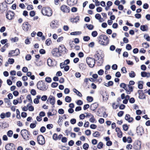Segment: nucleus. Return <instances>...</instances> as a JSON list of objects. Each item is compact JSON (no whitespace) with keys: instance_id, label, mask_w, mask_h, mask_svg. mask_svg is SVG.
I'll return each mask as SVG.
<instances>
[{"instance_id":"e2e57ef3","label":"nucleus","mask_w":150,"mask_h":150,"mask_svg":"<svg viewBox=\"0 0 150 150\" xmlns=\"http://www.w3.org/2000/svg\"><path fill=\"white\" fill-rule=\"evenodd\" d=\"M16 86L18 87H20L22 85V83L20 81H18L16 83Z\"/></svg>"},{"instance_id":"1a4fd4ad","label":"nucleus","mask_w":150,"mask_h":150,"mask_svg":"<svg viewBox=\"0 0 150 150\" xmlns=\"http://www.w3.org/2000/svg\"><path fill=\"white\" fill-rule=\"evenodd\" d=\"M37 140L38 144H40L43 145L45 143V141L44 137L41 135L38 136Z\"/></svg>"},{"instance_id":"680f3d73","label":"nucleus","mask_w":150,"mask_h":150,"mask_svg":"<svg viewBox=\"0 0 150 150\" xmlns=\"http://www.w3.org/2000/svg\"><path fill=\"white\" fill-rule=\"evenodd\" d=\"M53 139L55 140H56L58 139V137L57 134L55 133L54 134L53 136Z\"/></svg>"},{"instance_id":"09e8293b","label":"nucleus","mask_w":150,"mask_h":150,"mask_svg":"<svg viewBox=\"0 0 150 150\" xmlns=\"http://www.w3.org/2000/svg\"><path fill=\"white\" fill-rule=\"evenodd\" d=\"M47 97L46 95H44L41 98V99L42 101H45L47 99Z\"/></svg>"},{"instance_id":"2f4dec72","label":"nucleus","mask_w":150,"mask_h":150,"mask_svg":"<svg viewBox=\"0 0 150 150\" xmlns=\"http://www.w3.org/2000/svg\"><path fill=\"white\" fill-rule=\"evenodd\" d=\"M103 146L102 142H100L98 144L97 147L99 149H101L103 147Z\"/></svg>"},{"instance_id":"20e7f679","label":"nucleus","mask_w":150,"mask_h":150,"mask_svg":"<svg viewBox=\"0 0 150 150\" xmlns=\"http://www.w3.org/2000/svg\"><path fill=\"white\" fill-rule=\"evenodd\" d=\"M41 12L42 14L48 16H51L52 13L51 9L49 7H44L42 9Z\"/></svg>"},{"instance_id":"0eeeda50","label":"nucleus","mask_w":150,"mask_h":150,"mask_svg":"<svg viewBox=\"0 0 150 150\" xmlns=\"http://www.w3.org/2000/svg\"><path fill=\"white\" fill-rule=\"evenodd\" d=\"M46 103H50L52 105V107H54V105L55 103V97L52 96L50 95L47 100Z\"/></svg>"},{"instance_id":"ddd939ff","label":"nucleus","mask_w":150,"mask_h":150,"mask_svg":"<svg viewBox=\"0 0 150 150\" xmlns=\"http://www.w3.org/2000/svg\"><path fill=\"white\" fill-rule=\"evenodd\" d=\"M61 11L64 13H68L70 10V8L65 5H62L60 7Z\"/></svg>"},{"instance_id":"49530a36","label":"nucleus","mask_w":150,"mask_h":150,"mask_svg":"<svg viewBox=\"0 0 150 150\" xmlns=\"http://www.w3.org/2000/svg\"><path fill=\"white\" fill-rule=\"evenodd\" d=\"M15 0H5V2L7 4H12Z\"/></svg>"},{"instance_id":"79ce46f5","label":"nucleus","mask_w":150,"mask_h":150,"mask_svg":"<svg viewBox=\"0 0 150 150\" xmlns=\"http://www.w3.org/2000/svg\"><path fill=\"white\" fill-rule=\"evenodd\" d=\"M11 40L13 42H16L18 40V38L17 37H15L14 38H11Z\"/></svg>"},{"instance_id":"4c0bfd02","label":"nucleus","mask_w":150,"mask_h":150,"mask_svg":"<svg viewBox=\"0 0 150 150\" xmlns=\"http://www.w3.org/2000/svg\"><path fill=\"white\" fill-rule=\"evenodd\" d=\"M122 127L123 130L125 131H127L128 129V127L127 125L125 124L123 125Z\"/></svg>"},{"instance_id":"a878e982","label":"nucleus","mask_w":150,"mask_h":150,"mask_svg":"<svg viewBox=\"0 0 150 150\" xmlns=\"http://www.w3.org/2000/svg\"><path fill=\"white\" fill-rule=\"evenodd\" d=\"M120 87L124 89L125 90H126L127 88V85L125 84V83H121L120 84Z\"/></svg>"},{"instance_id":"6ab92c4d","label":"nucleus","mask_w":150,"mask_h":150,"mask_svg":"<svg viewBox=\"0 0 150 150\" xmlns=\"http://www.w3.org/2000/svg\"><path fill=\"white\" fill-rule=\"evenodd\" d=\"M77 1V0H67V4L70 6H73L76 4Z\"/></svg>"},{"instance_id":"c03bdc74","label":"nucleus","mask_w":150,"mask_h":150,"mask_svg":"<svg viewBox=\"0 0 150 150\" xmlns=\"http://www.w3.org/2000/svg\"><path fill=\"white\" fill-rule=\"evenodd\" d=\"M91 79H93V81H92L93 82H94V80L92 78H90L89 79L88 78H85L84 79V82L86 83H87L88 81V80H89L90 81H91Z\"/></svg>"},{"instance_id":"bf43d9fd","label":"nucleus","mask_w":150,"mask_h":150,"mask_svg":"<svg viewBox=\"0 0 150 150\" xmlns=\"http://www.w3.org/2000/svg\"><path fill=\"white\" fill-rule=\"evenodd\" d=\"M104 73V71L103 69H100L98 71V73L99 75H102Z\"/></svg>"},{"instance_id":"c9c22d12","label":"nucleus","mask_w":150,"mask_h":150,"mask_svg":"<svg viewBox=\"0 0 150 150\" xmlns=\"http://www.w3.org/2000/svg\"><path fill=\"white\" fill-rule=\"evenodd\" d=\"M98 35V33L96 31H93L91 33L92 36L93 37H96Z\"/></svg>"},{"instance_id":"bb28decb","label":"nucleus","mask_w":150,"mask_h":150,"mask_svg":"<svg viewBox=\"0 0 150 150\" xmlns=\"http://www.w3.org/2000/svg\"><path fill=\"white\" fill-rule=\"evenodd\" d=\"M71 98L69 96H67L66 97L65 100V101L67 103H70L71 101Z\"/></svg>"},{"instance_id":"f8f14e48","label":"nucleus","mask_w":150,"mask_h":150,"mask_svg":"<svg viewBox=\"0 0 150 150\" xmlns=\"http://www.w3.org/2000/svg\"><path fill=\"white\" fill-rule=\"evenodd\" d=\"M6 4V3L5 1L0 4V11L1 12H3L7 10Z\"/></svg>"},{"instance_id":"3c124183","label":"nucleus","mask_w":150,"mask_h":150,"mask_svg":"<svg viewBox=\"0 0 150 150\" xmlns=\"http://www.w3.org/2000/svg\"><path fill=\"white\" fill-rule=\"evenodd\" d=\"M95 120V119L94 117V116L93 115H92V117L89 119V121L91 122L94 123Z\"/></svg>"},{"instance_id":"4d7b16f0","label":"nucleus","mask_w":150,"mask_h":150,"mask_svg":"<svg viewBox=\"0 0 150 150\" xmlns=\"http://www.w3.org/2000/svg\"><path fill=\"white\" fill-rule=\"evenodd\" d=\"M75 76L77 78H79L81 76V74L79 72H76L75 74Z\"/></svg>"},{"instance_id":"4be33fe9","label":"nucleus","mask_w":150,"mask_h":150,"mask_svg":"<svg viewBox=\"0 0 150 150\" xmlns=\"http://www.w3.org/2000/svg\"><path fill=\"white\" fill-rule=\"evenodd\" d=\"M102 95L103 98V101H106L108 99V95L105 92L103 93Z\"/></svg>"},{"instance_id":"13d9d810","label":"nucleus","mask_w":150,"mask_h":150,"mask_svg":"<svg viewBox=\"0 0 150 150\" xmlns=\"http://www.w3.org/2000/svg\"><path fill=\"white\" fill-rule=\"evenodd\" d=\"M31 94L33 96H35L36 94L35 90L34 89H32L30 91Z\"/></svg>"},{"instance_id":"b1692460","label":"nucleus","mask_w":150,"mask_h":150,"mask_svg":"<svg viewBox=\"0 0 150 150\" xmlns=\"http://www.w3.org/2000/svg\"><path fill=\"white\" fill-rule=\"evenodd\" d=\"M73 91L78 96L81 97L82 95L81 93L76 89L74 88L73 90Z\"/></svg>"},{"instance_id":"423d86ee","label":"nucleus","mask_w":150,"mask_h":150,"mask_svg":"<svg viewBox=\"0 0 150 150\" xmlns=\"http://www.w3.org/2000/svg\"><path fill=\"white\" fill-rule=\"evenodd\" d=\"M86 61L90 67L92 68L94 66L95 63L94 59L89 57H87L86 59Z\"/></svg>"},{"instance_id":"052dcab7","label":"nucleus","mask_w":150,"mask_h":150,"mask_svg":"<svg viewBox=\"0 0 150 150\" xmlns=\"http://www.w3.org/2000/svg\"><path fill=\"white\" fill-rule=\"evenodd\" d=\"M85 133L87 136L90 135L91 134V131L90 130H87L85 131Z\"/></svg>"},{"instance_id":"9b49d317","label":"nucleus","mask_w":150,"mask_h":150,"mask_svg":"<svg viewBox=\"0 0 150 150\" xmlns=\"http://www.w3.org/2000/svg\"><path fill=\"white\" fill-rule=\"evenodd\" d=\"M103 40H100L99 41V44L102 45H103L106 46L109 43V40L108 37L106 36H105Z\"/></svg>"},{"instance_id":"37998d69","label":"nucleus","mask_w":150,"mask_h":150,"mask_svg":"<svg viewBox=\"0 0 150 150\" xmlns=\"http://www.w3.org/2000/svg\"><path fill=\"white\" fill-rule=\"evenodd\" d=\"M87 100L89 102H91L93 100V98L91 96H88L87 97Z\"/></svg>"},{"instance_id":"6e6d98bb","label":"nucleus","mask_w":150,"mask_h":150,"mask_svg":"<svg viewBox=\"0 0 150 150\" xmlns=\"http://www.w3.org/2000/svg\"><path fill=\"white\" fill-rule=\"evenodd\" d=\"M31 58V56L30 54L27 55L25 57V59L28 61L30 60Z\"/></svg>"},{"instance_id":"58836bf2","label":"nucleus","mask_w":150,"mask_h":150,"mask_svg":"<svg viewBox=\"0 0 150 150\" xmlns=\"http://www.w3.org/2000/svg\"><path fill=\"white\" fill-rule=\"evenodd\" d=\"M52 60L50 58H48L47 61V63L48 65L49 66H51L52 65Z\"/></svg>"},{"instance_id":"cd10ccee","label":"nucleus","mask_w":150,"mask_h":150,"mask_svg":"<svg viewBox=\"0 0 150 150\" xmlns=\"http://www.w3.org/2000/svg\"><path fill=\"white\" fill-rule=\"evenodd\" d=\"M135 75V73L133 71H131L129 74V76L131 78L134 77Z\"/></svg>"},{"instance_id":"7c9ffc66","label":"nucleus","mask_w":150,"mask_h":150,"mask_svg":"<svg viewBox=\"0 0 150 150\" xmlns=\"http://www.w3.org/2000/svg\"><path fill=\"white\" fill-rule=\"evenodd\" d=\"M81 33V32H71L70 33V35H76Z\"/></svg>"},{"instance_id":"a19ab883","label":"nucleus","mask_w":150,"mask_h":150,"mask_svg":"<svg viewBox=\"0 0 150 150\" xmlns=\"http://www.w3.org/2000/svg\"><path fill=\"white\" fill-rule=\"evenodd\" d=\"M51 43V41L50 39H47L45 43L47 45H49Z\"/></svg>"},{"instance_id":"e433bc0d","label":"nucleus","mask_w":150,"mask_h":150,"mask_svg":"<svg viewBox=\"0 0 150 150\" xmlns=\"http://www.w3.org/2000/svg\"><path fill=\"white\" fill-rule=\"evenodd\" d=\"M100 135V134L98 132H96L94 133L93 134V137H98Z\"/></svg>"},{"instance_id":"dca6fc26","label":"nucleus","mask_w":150,"mask_h":150,"mask_svg":"<svg viewBox=\"0 0 150 150\" xmlns=\"http://www.w3.org/2000/svg\"><path fill=\"white\" fill-rule=\"evenodd\" d=\"M14 15V13L11 11H9L6 14V18L9 20H11Z\"/></svg>"},{"instance_id":"864d4df0","label":"nucleus","mask_w":150,"mask_h":150,"mask_svg":"<svg viewBox=\"0 0 150 150\" xmlns=\"http://www.w3.org/2000/svg\"><path fill=\"white\" fill-rule=\"evenodd\" d=\"M45 81L49 83H50L52 81L51 79L49 77H47L45 79Z\"/></svg>"},{"instance_id":"5701e85b","label":"nucleus","mask_w":150,"mask_h":150,"mask_svg":"<svg viewBox=\"0 0 150 150\" xmlns=\"http://www.w3.org/2000/svg\"><path fill=\"white\" fill-rule=\"evenodd\" d=\"M56 21H53L51 23L50 26L52 28H54L56 27L57 25V22H56Z\"/></svg>"},{"instance_id":"a211bd4d","label":"nucleus","mask_w":150,"mask_h":150,"mask_svg":"<svg viewBox=\"0 0 150 150\" xmlns=\"http://www.w3.org/2000/svg\"><path fill=\"white\" fill-rule=\"evenodd\" d=\"M138 93L139 96V98L141 99H145V96L144 93H143L142 90H139L138 91Z\"/></svg>"},{"instance_id":"0e129e2a","label":"nucleus","mask_w":150,"mask_h":150,"mask_svg":"<svg viewBox=\"0 0 150 150\" xmlns=\"http://www.w3.org/2000/svg\"><path fill=\"white\" fill-rule=\"evenodd\" d=\"M71 123L72 124H74L76 123V119L74 118L70 120V121Z\"/></svg>"},{"instance_id":"72a5a7b5","label":"nucleus","mask_w":150,"mask_h":150,"mask_svg":"<svg viewBox=\"0 0 150 150\" xmlns=\"http://www.w3.org/2000/svg\"><path fill=\"white\" fill-rule=\"evenodd\" d=\"M140 82L142 83L143 82L142 81H139L138 82V88L139 89H142L143 88V86L142 83H140Z\"/></svg>"},{"instance_id":"7ed1b4c3","label":"nucleus","mask_w":150,"mask_h":150,"mask_svg":"<svg viewBox=\"0 0 150 150\" xmlns=\"http://www.w3.org/2000/svg\"><path fill=\"white\" fill-rule=\"evenodd\" d=\"M37 88L42 91H45L48 88V85L46 83H44L42 81H39L37 85Z\"/></svg>"},{"instance_id":"8fccbe9b","label":"nucleus","mask_w":150,"mask_h":150,"mask_svg":"<svg viewBox=\"0 0 150 150\" xmlns=\"http://www.w3.org/2000/svg\"><path fill=\"white\" fill-rule=\"evenodd\" d=\"M90 39V38L88 36H84L83 38V40L84 41H88Z\"/></svg>"},{"instance_id":"412c9836","label":"nucleus","mask_w":150,"mask_h":150,"mask_svg":"<svg viewBox=\"0 0 150 150\" xmlns=\"http://www.w3.org/2000/svg\"><path fill=\"white\" fill-rule=\"evenodd\" d=\"M98 105L97 103H95L91 105L90 109L91 110L94 111L98 107Z\"/></svg>"},{"instance_id":"de8ad7c7","label":"nucleus","mask_w":150,"mask_h":150,"mask_svg":"<svg viewBox=\"0 0 150 150\" xmlns=\"http://www.w3.org/2000/svg\"><path fill=\"white\" fill-rule=\"evenodd\" d=\"M8 62L10 64H12L14 62V59H13L9 58L8 59Z\"/></svg>"},{"instance_id":"aec40b11","label":"nucleus","mask_w":150,"mask_h":150,"mask_svg":"<svg viewBox=\"0 0 150 150\" xmlns=\"http://www.w3.org/2000/svg\"><path fill=\"white\" fill-rule=\"evenodd\" d=\"M125 119L129 122H132L133 120V118L131 117L130 115L129 114L126 115L125 117Z\"/></svg>"},{"instance_id":"c85d7f7f","label":"nucleus","mask_w":150,"mask_h":150,"mask_svg":"<svg viewBox=\"0 0 150 150\" xmlns=\"http://www.w3.org/2000/svg\"><path fill=\"white\" fill-rule=\"evenodd\" d=\"M144 38L147 41H150V37L147 34H145L144 35Z\"/></svg>"},{"instance_id":"338daca9","label":"nucleus","mask_w":150,"mask_h":150,"mask_svg":"<svg viewBox=\"0 0 150 150\" xmlns=\"http://www.w3.org/2000/svg\"><path fill=\"white\" fill-rule=\"evenodd\" d=\"M53 127V125L52 124H48L47 125V128L48 129H50L52 128Z\"/></svg>"},{"instance_id":"a18cd8bd","label":"nucleus","mask_w":150,"mask_h":150,"mask_svg":"<svg viewBox=\"0 0 150 150\" xmlns=\"http://www.w3.org/2000/svg\"><path fill=\"white\" fill-rule=\"evenodd\" d=\"M58 85V83L56 82H53L51 84V86L53 88H55L57 87Z\"/></svg>"},{"instance_id":"39448f33","label":"nucleus","mask_w":150,"mask_h":150,"mask_svg":"<svg viewBox=\"0 0 150 150\" xmlns=\"http://www.w3.org/2000/svg\"><path fill=\"white\" fill-rule=\"evenodd\" d=\"M21 134L23 139L25 140H28L29 139V135L30 132L26 129H23L21 131Z\"/></svg>"},{"instance_id":"473e14b6","label":"nucleus","mask_w":150,"mask_h":150,"mask_svg":"<svg viewBox=\"0 0 150 150\" xmlns=\"http://www.w3.org/2000/svg\"><path fill=\"white\" fill-rule=\"evenodd\" d=\"M13 132L12 130H10L7 132V135L8 137H11L12 136Z\"/></svg>"},{"instance_id":"69168bd1","label":"nucleus","mask_w":150,"mask_h":150,"mask_svg":"<svg viewBox=\"0 0 150 150\" xmlns=\"http://www.w3.org/2000/svg\"><path fill=\"white\" fill-rule=\"evenodd\" d=\"M140 29L143 31H146V26L145 25H142L140 27Z\"/></svg>"},{"instance_id":"f03ea898","label":"nucleus","mask_w":150,"mask_h":150,"mask_svg":"<svg viewBox=\"0 0 150 150\" xmlns=\"http://www.w3.org/2000/svg\"><path fill=\"white\" fill-rule=\"evenodd\" d=\"M104 56L103 53L102 51L99 50L97 51L95 55V57L97 58L98 60V65L100 66L103 64V58Z\"/></svg>"},{"instance_id":"6e6552de","label":"nucleus","mask_w":150,"mask_h":150,"mask_svg":"<svg viewBox=\"0 0 150 150\" xmlns=\"http://www.w3.org/2000/svg\"><path fill=\"white\" fill-rule=\"evenodd\" d=\"M31 25L28 22L24 23L22 24V28L25 31L30 30L31 29Z\"/></svg>"},{"instance_id":"393cba45","label":"nucleus","mask_w":150,"mask_h":150,"mask_svg":"<svg viewBox=\"0 0 150 150\" xmlns=\"http://www.w3.org/2000/svg\"><path fill=\"white\" fill-rule=\"evenodd\" d=\"M113 82L112 81H110L108 82V83H104V85L107 86L109 87L110 86H112L113 85Z\"/></svg>"},{"instance_id":"603ef678","label":"nucleus","mask_w":150,"mask_h":150,"mask_svg":"<svg viewBox=\"0 0 150 150\" xmlns=\"http://www.w3.org/2000/svg\"><path fill=\"white\" fill-rule=\"evenodd\" d=\"M87 27L89 30H92L93 29L94 26L93 25L90 24L88 25Z\"/></svg>"},{"instance_id":"2eb2a0df","label":"nucleus","mask_w":150,"mask_h":150,"mask_svg":"<svg viewBox=\"0 0 150 150\" xmlns=\"http://www.w3.org/2000/svg\"><path fill=\"white\" fill-rule=\"evenodd\" d=\"M136 132L138 135L141 136L144 133V129L142 126L137 127Z\"/></svg>"},{"instance_id":"774afa93","label":"nucleus","mask_w":150,"mask_h":150,"mask_svg":"<svg viewBox=\"0 0 150 150\" xmlns=\"http://www.w3.org/2000/svg\"><path fill=\"white\" fill-rule=\"evenodd\" d=\"M58 112L59 114H63L64 113V111L63 109H60L58 110Z\"/></svg>"},{"instance_id":"4468645a","label":"nucleus","mask_w":150,"mask_h":150,"mask_svg":"<svg viewBox=\"0 0 150 150\" xmlns=\"http://www.w3.org/2000/svg\"><path fill=\"white\" fill-rule=\"evenodd\" d=\"M20 53L19 50L16 49L14 50H12L10 51L9 53V57H11L12 56L17 55Z\"/></svg>"},{"instance_id":"f704fd0d","label":"nucleus","mask_w":150,"mask_h":150,"mask_svg":"<svg viewBox=\"0 0 150 150\" xmlns=\"http://www.w3.org/2000/svg\"><path fill=\"white\" fill-rule=\"evenodd\" d=\"M95 17L96 19L99 20V21L100 22H102V21L100 20V19L101 18V16L100 14L98 13L96 14L95 16Z\"/></svg>"},{"instance_id":"ea45409f","label":"nucleus","mask_w":150,"mask_h":150,"mask_svg":"<svg viewBox=\"0 0 150 150\" xmlns=\"http://www.w3.org/2000/svg\"><path fill=\"white\" fill-rule=\"evenodd\" d=\"M26 98L29 101L30 103H32V101L31 98V96L30 95H28L26 97Z\"/></svg>"},{"instance_id":"5fc2aeb1","label":"nucleus","mask_w":150,"mask_h":150,"mask_svg":"<svg viewBox=\"0 0 150 150\" xmlns=\"http://www.w3.org/2000/svg\"><path fill=\"white\" fill-rule=\"evenodd\" d=\"M46 128L45 127L42 126L40 129V131L42 133H44L45 131Z\"/></svg>"},{"instance_id":"f3484780","label":"nucleus","mask_w":150,"mask_h":150,"mask_svg":"<svg viewBox=\"0 0 150 150\" xmlns=\"http://www.w3.org/2000/svg\"><path fill=\"white\" fill-rule=\"evenodd\" d=\"M141 143L140 141H138L134 146L133 148L136 150H139L141 148Z\"/></svg>"},{"instance_id":"9d476101","label":"nucleus","mask_w":150,"mask_h":150,"mask_svg":"<svg viewBox=\"0 0 150 150\" xmlns=\"http://www.w3.org/2000/svg\"><path fill=\"white\" fill-rule=\"evenodd\" d=\"M5 148L6 150H15V146L13 144L10 143L6 145Z\"/></svg>"},{"instance_id":"f257e3e1","label":"nucleus","mask_w":150,"mask_h":150,"mask_svg":"<svg viewBox=\"0 0 150 150\" xmlns=\"http://www.w3.org/2000/svg\"><path fill=\"white\" fill-rule=\"evenodd\" d=\"M66 51V47L55 48L52 51V53L54 57H59L61 55V53H64Z\"/></svg>"},{"instance_id":"c756f323","label":"nucleus","mask_w":150,"mask_h":150,"mask_svg":"<svg viewBox=\"0 0 150 150\" xmlns=\"http://www.w3.org/2000/svg\"><path fill=\"white\" fill-rule=\"evenodd\" d=\"M89 147V145L87 143H85L83 145V148L84 149L87 150Z\"/></svg>"}]
</instances>
